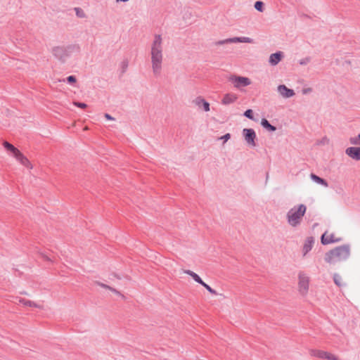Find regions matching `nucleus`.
Here are the masks:
<instances>
[{"label":"nucleus","mask_w":360,"mask_h":360,"mask_svg":"<svg viewBox=\"0 0 360 360\" xmlns=\"http://www.w3.org/2000/svg\"><path fill=\"white\" fill-rule=\"evenodd\" d=\"M162 37L160 34H155L150 46L152 70L154 75L156 77L160 75L162 69Z\"/></svg>","instance_id":"f257e3e1"},{"label":"nucleus","mask_w":360,"mask_h":360,"mask_svg":"<svg viewBox=\"0 0 360 360\" xmlns=\"http://www.w3.org/2000/svg\"><path fill=\"white\" fill-rule=\"evenodd\" d=\"M349 255V246L345 245L335 248L326 252L324 259L328 264H335L347 260Z\"/></svg>","instance_id":"f03ea898"},{"label":"nucleus","mask_w":360,"mask_h":360,"mask_svg":"<svg viewBox=\"0 0 360 360\" xmlns=\"http://www.w3.org/2000/svg\"><path fill=\"white\" fill-rule=\"evenodd\" d=\"M306 210L307 207L304 205H300L290 209L287 214L288 223L292 226H296L299 224L306 212Z\"/></svg>","instance_id":"7ed1b4c3"},{"label":"nucleus","mask_w":360,"mask_h":360,"mask_svg":"<svg viewBox=\"0 0 360 360\" xmlns=\"http://www.w3.org/2000/svg\"><path fill=\"white\" fill-rule=\"evenodd\" d=\"M75 49H78V47L75 46H57L52 49L51 53L58 59L65 60V58L70 56L71 51Z\"/></svg>","instance_id":"20e7f679"},{"label":"nucleus","mask_w":360,"mask_h":360,"mask_svg":"<svg viewBox=\"0 0 360 360\" xmlns=\"http://www.w3.org/2000/svg\"><path fill=\"white\" fill-rule=\"evenodd\" d=\"M310 278L309 276L303 271L298 274V291L300 295L305 296L307 295L309 288Z\"/></svg>","instance_id":"39448f33"},{"label":"nucleus","mask_w":360,"mask_h":360,"mask_svg":"<svg viewBox=\"0 0 360 360\" xmlns=\"http://www.w3.org/2000/svg\"><path fill=\"white\" fill-rule=\"evenodd\" d=\"M229 79L233 84L234 86L238 89L251 84V80L245 77L234 75L231 76Z\"/></svg>","instance_id":"423d86ee"},{"label":"nucleus","mask_w":360,"mask_h":360,"mask_svg":"<svg viewBox=\"0 0 360 360\" xmlns=\"http://www.w3.org/2000/svg\"><path fill=\"white\" fill-rule=\"evenodd\" d=\"M341 238L338 237L335 233L326 231L321 236V242L323 245H328L330 243H338Z\"/></svg>","instance_id":"0eeeda50"},{"label":"nucleus","mask_w":360,"mask_h":360,"mask_svg":"<svg viewBox=\"0 0 360 360\" xmlns=\"http://www.w3.org/2000/svg\"><path fill=\"white\" fill-rule=\"evenodd\" d=\"M243 134L248 144L252 147H255L256 145L255 141L256 139L255 131L252 129H244Z\"/></svg>","instance_id":"6e6552de"},{"label":"nucleus","mask_w":360,"mask_h":360,"mask_svg":"<svg viewBox=\"0 0 360 360\" xmlns=\"http://www.w3.org/2000/svg\"><path fill=\"white\" fill-rule=\"evenodd\" d=\"M253 40L250 37H233L226 39L222 41H219L217 42V45H221L224 44H228V43H252Z\"/></svg>","instance_id":"1a4fd4ad"},{"label":"nucleus","mask_w":360,"mask_h":360,"mask_svg":"<svg viewBox=\"0 0 360 360\" xmlns=\"http://www.w3.org/2000/svg\"><path fill=\"white\" fill-rule=\"evenodd\" d=\"M278 92L279 94L285 98H290L295 95V92L292 89H288L285 85L281 84L277 87Z\"/></svg>","instance_id":"9d476101"},{"label":"nucleus","mask_w":360,"mask_h":360,"mask_svg":"<svg viewBox=\"0 0 360 360\" xmlns=\"http://www.w3.org/2000/svg\"><path fill=\"white\" fill-rule=\"evenodd\" d=\"M345 153L352 159L360 160V147H349L346 149Z\"/></svg>","instance_id":"9b49d317"},{"label":"nucleus","mask_w":360,"mask_h":360,"mask_svg":"<svg viewBox=\"0 0 360 360\" xmlns=\"http://www.w3.org/2000/svg\"><path fill=\"white\" fill-rule=\"evenodd\" d=\"M3 146L6 151L10 153L14 158H15L21 153L16 147L8 141H4Z\"/></svg>","instance_id":"f8f14e48"},{"label":"nucleus","mask_w":360,"mask_h":360,"mask_svg":"<svg viewBox=\"0 0 360 360\" xmlns=\"http://www.w3.org/2000/svg\"><path fill=\"white\" fill-rule=\"evenodd\" d=\"M15 160L20 163L22 165L29 169H33V165L31 162L25 157L22 153H20L16 158Z\"/></svg>","instance_id":"ddd939ff"},{"label":"nucleus","mask_w":360,"mask_h":360,"mask_svg":"<svg viewBox=\"0 0 360 360\" xmlns=\"http://www.w3.org/2000/svg\"><path fill=\"white\" fill-rule=\"evenodd\" d=\"M15 160L20 163L22 165L29 169H33V165L31 162L25 157L22 153H20L16 158Z\"/></svg>","instance_id":"4468645a"},{"label":"nucleus","mask_w":360,"mask_h":360,"mask_svg":"<svg viewBox=\"0 0 360 360\" xmlns=\"http://www.w3.org/2000/svg\"><path fill=\"white\" fill-rule=\"evenodd\" d=\"M314 243V240L313 239V238L309 237L306 239L302 248L303 256H306L307 254L311 250Z\"/></svg>","instance_id":"2eb2a0df"},{"label":"nucleus","mask_w":360,"mask_h":360,"mask_svg":"<svg viewBox=\"0 0 360 360\" xmlns=\"http://www.w3.org/2000/svg\"><path fill=\"white\" fill-rule=\"evenodd\" d=\"M283 54L281 51L272 53L269 56V63L271 65H276L283 58Z\"/></svg>","instance_id":"dca6fc26"},{"label":"nucleus","mask_w":360,"mask_h":360,"mask_svg":"<svg viewBox=\"0 0 360 360\" xmlns=\"http://www.w3.org/2000/svg\"><path fill=\"white\" fill-rule=\"evenodd\" d=\"M19 303H20L23 306L27 307L38 308V309H41L42 308L37 303H36V302H33L32 300L25 299V298H20L19 299Z\"/></svg>","instance_id":"f3484780"},{"label":"nucleus","mask_w":360,"mask_h":360,"mask_svg":"<svg viewBox=\"0 0 360 360\" xmlns=\"http://www.w3.org/2000/svg\"><path fill=\"white\" fill-rule=\"evenodd\" d=\"M238 99V96L234 94H226L224 95L221 103L224 105H228L235 102Z\"/></svg>","instance_id":"a211bd4d"},{"label":"nucleus","mask_w":360,"mask_h":360,"mask_svg":"<svg viewBox=\"0 0 360 360\" xmlns=\"http://www.w3.org/2000/svg\"><path fill=\"white\" fill-rule=\"evenodd\" d=\"M184 273L188 274V275H189V276H191L193 278V279L195 281H196L197 283H198L200 284L202 283L203 281H202V279L195 272H193V271H192L191 270H186V271H184Z\"/></svg>","instance_id":"6ab92c4d"},{"label":"nucleus","mask_w":360,"mask_h":360,"mask_svg":"<svg viewBox=\"0 0 360 360\" xmlns=\"http://www.w3.org/2000/svg\"><path fill=\"white\" fill-rule=\"evenodd\" d=\"M333 279H334L335 283L338 286H339V287L345 286V283L344 279L342 277V276H340L338 274H334Z\"/></svg>","instance_id":"aec40b11"},{"label":"nucleus","mask_w":360,"mask_h":360,"mask_svg":"<svg viewBox=\"0 0 360 360\" xmlns=\"http://www.w3.org/2000/svg\"><path fill=\"white\" fill-rule=\"evenodd\" d=\"M310 176H311V179L316 183L321 184V185L324 186L325 187L328 186V183L324 179L316 176V174H311Z\"/></svg>","instance_id":"412c9836"},{"label":"nucleus","mask_w":360,"mask_h":360,"mask_svg":"<svg viewBox=\"0 0 360 360\" xmlns=\"http://www.w3.org/2000/svg\"><path fill=\"white\" fill-rule=\"evenodd\" d=\"M197 104L198 105H200V104H202V107H203V109L206 112H208L210 111V104L208 102H207L205 100H204L203 98H200L198 100H197L196 101Z\"/></svg>","instance_id":"4be33fe9"},{"label":"nucleus","mask_w":360,"mask_h":360,"mask_svg":"<svg viewBox=\"0 0 360 360\" xmlns=\"http://www.w3.org/2000/svg\"><path fill=\"white\" fill-rule=\"evenodd\" d=\"M261 124L269 131H274L276 130V127L270 124L266 119L262 120Z\"/></svg>","instance_id":"5701e85b"},{"label":"nucleus","mask_w":360,"mask_h":360,"mask_svg":"<svg viewBox=\"0 0 360 360\" xmlns=\"http://www.w3.org/2000/svg\"><path fill=\"white\" fill-rule=\"evenodd\" d=\"M255 8L259 11L263 12L264 11V3L261 1H257L255 3Z\"/></svg>","instance_id":"b1692460"},{"label":"nucleus","mask_w":360,"mask_h":360,"mask_svg":"<svg viewBox=\"0 0 360 360\" xmlns=\"http://www.w3.org/2000/svg\"><path fill=\"white\" fill-rule=\"evenodd\" d=\"M75 10L77 16H78L79 18H83L86 17V14L82 9H81L79 8H75Z\"/></svg>","instance_id":"393cba45"},{"label":"nucleus","mask_w":360,"mask_h":360,"mask_svg":"<svg viewBox=\"0 0 360 360\" xmlns=\"http://www.w3.org/2000/svg\"><path fill=\"white\" fill-rule=\"evenodd\" d=\"M322 354H324L325 359H329V360H338V358L331 354L327 353V352H322Z\"/></svg>","instance_id":"a878e982"},{"label":"nucleus","mask_w":360,"mask_h":360,"mask_svg":"<svg viewBox=\"0 0 360 360\" xmlns=\"http://www.w3.org/2000/svg\"><path fill=\"white\" fill-rule=\"evenodd\" d=\"M101 287H103V288H105V289H108L110 290V291H112L113 293L115 294H117V295H119L120 294V292L117 291L116 289L109 286V285H107L105 284H101L100 285Z\"/></svg>","instance_id":"bb28decb"},{"label":"nucleus","mask_w":360,"mask_h":360,"mask_svg":"<svg viewBox=\"0 0 360 360\" xmlns=\"http://www.w3.org/2000/svg\"><path fill=\"white\" fill-rule=\"evenodd\" d=\"M349 142L352 144L358 145V144H360V139H358V136H354V137H352L349 139Z\"/></svg>","instance_id":"cd10ccee"},{"label":"nucleus","mask_w":360,"mask_h":360,"mask_svg":"<svg viewBox=\"0 0 360 360\" xmlns=\"http://www.w3.org/2000/svg\"><path fill=\"white\" fill-rule=\"evenodd\" d=\"M201 285L202 286H204L210 293H212L213 295L217 294L216 291L214 290H213L210 285H208L205 283L202 282V283H201Z\"/></svg>","instance_id":"c85d7f7f"},{"label":"nucleus","mask_w":360,"mask_h":360,"mask_svg":"<svg viewBox=\"0 0 360 360\" xmlns=\"http://www.w3.org/2000/svg\"><path fill=\"white\" fill-rule=\"evenodd\" d=\"M67 81L70 84H74L77 82V79L75 76L71 75L67 77Z\"/></svg>","instance_id":"c756f323"},{"label":"nucleus","mask_w":360,"mask_h":360,"mask_svg":"<svg viewBox=\"0 0 360 360\" xmlns=\"http://www.w3.org/2000/svg\"><path fill=\"white\" fill-rule=\"evenodd\" d=\"M244 115L250 119H252L253 117H252V110L249 109V110H247L245 113H244Z\"/></svg>","instance_id":"7c9ffc66"},{"label":"nucleus","mask_w":360,"mask_h":360,"mask_svg":"<svg viewBox=\"0 0 360 360\" xmlns=\"http://www.w3.org/2000/svg\"><path fill=\"white\" fill-rule=\"evenodd\" d=\"M73 104L75 106L81 108H86L87 107L86 104L83 103L74 102Z\"/></svg>","instance_id":"2f4dec72"},{"label":"nucleus","mask_w":360,"mask_h":360,"mask_svg":"<svg viewBox=\"0 0 360 360\" xmlns=\"http://www.w3.org/2000/svg\"><path fill=\"white\" fill-rule=\"evenodd\" d=\"M231 136L229 134H226L224 136H221L220 139H224V141H227L230 139Z\"/></svg>","instance_id":"473e14b6"},{"label":"nucleus","mask_w":360,"mask_h":360,"mask_svg":"<svg viewBox=\"0 0 360 360\" xmlns=\"http://www.w3.org/2000/svg\"><path fill=\"white\" fill-rule=\"evenodd\" d=\"M311 88L304 89L302 90V93H303L304 94H308V93H309V92H311Z\"/></svg>","instance_id":"72a5a7b5"},{"label":"nucleus","mask_w":360,"mask_h":360,"mask_svg":"<svg viewBox=\"0 0 360 360\" xmlns=\"http://www.w3.org/2000/svg\"><path fill=\"white\" fill-rule=\"evenodd\" d=\"M105 117L108 120H114V118L107 113L105 114Z\"/></svg>","instance_id":"f704fd0d"},{"label":"nucleus","mask_w":360,"mask_h":360,"mask_svg":"<svg viewBox=\"0 0 360 360\" xmlns=\"http://www.w3.org/2000/svg\"><path fill=\"white\" fill-rule=\"evenodd\" d=\"M112 276L114 278H117V279H118V280L121 279V276H120L119 274H112Z\"/></svg>","instance_id":"c9c22d12"},{"label":"nucleus","mask_w":360,"mask_h":360,"mask_svg":"<svg viewBox=\"0 0 360 360\" xmlns=\"http://www.w3.org/2000/svg\"><path fill=\"white\" fill-rule=\"evenodd\" d=\"M322 352H320L319 353V356L321 357V358L325 359L324 354H322Z\"/></svg>","instance_id":"e433bc0d"},{"label":"nucleus","mask_w":360,"mask_h":360,"mask_svg":"<svg viewBox=\"0 0 360 360\" xmlns=\"http://www.w3.org/2000/svg\"><path fill=\"white\" fill-rule=\"evenodd\" d=\"M117 2L119 1H124V2H126V1H128L129 0H116Z\"/></svg>","instance_id":"4c0bfd02"},{"label":"nucleus","mask_w":360,"mask_h":360,"mask_svg":"<svg viewBox=\"0 0 360 360\" xmlns=\"http://www.w3.org/2000/svg\"><path fill=\"white\" fill-rule=\"evenodd\" d=\"M304 61L300 62V64H304Z\"/></svg>","instance_id":"58836bf2"},{"label":"nucleus","mask_w":360,"mask_h":360,"mask_svg":"<svg viewBox=\"0 0 360 360\" xmlns=\"http://www.w3.org/2000/svg\"><path fill=\"white\" fill-rule=\"evenodd\" d=\"M358 139H360V134H359V135H358Z\"/></svg>","instance_id":"ea45409f"}]
</instances>
